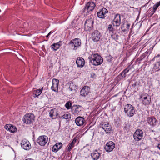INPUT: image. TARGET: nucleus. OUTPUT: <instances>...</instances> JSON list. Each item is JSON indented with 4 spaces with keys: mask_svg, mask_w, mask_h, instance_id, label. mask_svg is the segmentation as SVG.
<instances>
[{
    "mask_svg": "<svg viewBox=\"0 0 160 160\" xmlns=\"http://www.w3.org/2000/svg\"><path fill=\"white\" fill-rule=\"evenodd\" d=\"M61 42H62L60 41L58 43H54L51 46V47L54 51H56L59 48L61 45Z\"/></svg>",
    "mask_w": 160,
    "mask_h": 160,
    "instance_id": "393cba45",
    "label": "nucleus"
},
{
    "mask_svg": "<svg viewBox=\"0 0 160 160\" xmlns=\"http://www.w3.org/2000/svg\"><path fill=\"white\" fill-rule=\"evenodd\" d=\"M17 130V129L16 128L13 126L11 125V127H10V130L9 131L12 132H16Z\"/></svg>",
    "mask_w": 160,
    "mask_h": 160,
    "instance_id": "c756f323",
    "label": "nucleus"
},
{
    "mask_svg": "<svg viewBox=\"0 0 160 160\" xmlns=\"http://www.w3.org/2000/svg\"><path fill=\"white\" fill-rule=\"evenodd\" d=\"M108 30L109 32H113L114 31V28L112 25L109 24L108 26Z\"/></svg>",
    "mask_w": 160,
    "mask_h": 160,
    "instance_id": "7c9ffc66",
    "label": "nucleus"
},
{
    "mask_svg": "<svg viewBox=\"0 0 160 160\" xmlns=\"http://www.w3.org/2000/svg\"><path fill=\"white\" fill-rule=\"evenodd\" d=\"M95 6L96 5L93 2H89L86 5L83 11L86 13L92 11L94 9Z\"/></svg>",
    "mask_w": 160,
    "mask_h": 160,
    "instance_id": "423d86ee",
    "label": "nucleus"
},
{
    "mask_svg": "<svg viewBox=\"0 0 160 160\" xmlns=\"http://www.w3.org/2000/svg\"><path fill=\"white\" fill-rule=\"evenodd\" d=\"M143 136V132L139 129L136 130L133 135L134 140L136 141L140 140L142 138Z\"/></svg>",
    "mask_w": 160,
    "mask_h": 160,
    "instance_id": "1a4fd4ad",
    "label": "nucleus"
},
{
    "mask_svg": "<svg viewBox=\"0 0 160 160\" xmlns=\"http://www.w3.org/2000/svg\"><path fill=\"white\" fill-rule=\"evenodd\" d=\"M141 98L142 103L145 105H148L150 104L151 98L149 96L147 93H142L140 96Z\"/></svg>",
    "mask_w": 160,
    "mask_h": 160,
    "instance_id": "39448f33",
    "label": "nucleus"
},
{
    "mask_svg": "<svg viewBox=\"0 0 160 160\" xmlns=\"http://www.w3.org/2000/svg\"><path fill=\"white\" fill-rule=\"evenodd\" d=\"M124 111L129 117H132L135 112V108L130 104H127L124 107Z\"/></svg>",
    "mask_w": 160,
    "mask_h": 160,
    "instance_id": "f03ea898",
    "label": "nucleus"
},
{
    "mask_svg": "<svg viewBox=\"0 0 160 160\" xmlns=\"http://www.w3.org/2000/svg\"><path fill=\"white\" fill-rule=\"evenodd\" d=\"M70 44H73L74 46L73 49L76 50L77 47H79L81 44V40L80 39L77 38L71 40Z\"/></svg>",
    "mask_w": 160,
    "mask_h": 160,
    "instance_id": "dca6fc26",
    "label": "nucleus"
},
{
    "mask_svg": "<svg viewBox=\"0 0 160 160\" xmlns=\"http://www.w3.org/2000/svg\"><path fill=\"white\" fill-rule=\"evenodd\" d=\"M50 116L52 118V119H55L58 116V111L55 108L51 109L49 112Z\"/></svg>",
    "mask_w": 160,
    "mask_h": 160,
    "instance_id": "4be33fe9",
    "label": "nucleus"
},
{
    "mask_svg": "<svg viewBox=\"0 0 160 160\" xmlns=\"http://www.w3.org/2000/svg\"><path fill=\"white\" fill-rule=\"evenodd\" d=\"M118 35H117L116 33L114 34L111 35L112 38L113 39L115 40L116 41L118 40Z\"/></svg>",
    "mask_w": 160,
    "mask_h": 160,
    "instance_id": "72a5a7b5",
    "label": "nucleus"
},
{
    "mask_svg": "<svg viewBox=\"0 0 160 160\" xmlns=\"http://www.w3.org/2000/svg\"><path fill=\"white\" fill-rule=\"evenodd\" d=\"M59 118L65 119L69 120L71 118V115L70 113H67L64 114L62 116H59Z\"/></svg>",
    "mask_w": 160,
    "mask_h": 160,
    "instance_id": "bb28decb",
    "label": "nucleus"
},
{
    "mask_svg": "<svg viewBox=\"0 0 160 160\" xmlns=\"http://www.w3.org/2000/svg\"><path fill=\"white\" fill-rule=\"evenodd\" d=\"M76 63L78 67H82L85 64V61L82 57H79L77 58Z\"/></svg>",
    "mask_w": 160,
    "mask_h": 160,
    "instance_id": "412c9836",
    "label": "nucleus"
},
{
    "mask_svg": "<svg viewBox=\"0 0 160 160\" xmlns=\"http://www.w3.org/2000/svg\"><path fill=\"white\" fill-rule=\"evenodd\" d=\"M130 69V66L129 65L120 73L122 77L123 78L125 77L126 74L129 72Z\"/></svg>",
    "mask_w": 160,
    "mask_h": 160,
    "instance_id": "a878e982",
    "label": "nucleus"
},
{
    "mask_svg": "<svg viewBox=\"0 0 160 160\" xmlns=\"http://www.w3.org/2000/svg\"><path fill=\"white\" fill-rule=\"evenodd\" d=\"M115 147V144L112 141H109L107 142L104 147L106 151L108 152L112 151Z\"/></svg>",
    "mask_w": 160,
    "mask_h": 160,
    "instance_id": "f8f14e48",
    "label": "nucleus"
},
{
    "mask_svg": "<svg viewBox=\"0 0 160 160\" xmlns=\"http://www.w3.org/2000/svg\"><path fill=\"white\" fill-rule=\"evenodd\" d=\"M21 144L22 148L26 150H29L31 147L29 142L26 139H24L22 141Z\"/></svg>",
    "mask_w": 160,
    "mask_h": 160,
    "instance_id": "ddd939ff",
    "label": "nucleus"
},
{
    "mask_svg": "<svg viewBox=\"0 0 160 160\" xmlns=\"http://www.w3.org/2000/svg\"><path fill=\"white\" fill-rule=\"evenodd\" d=\"M59 81L56 79H53L52 81V85L51 88L53 91L57 92L58 91V86Z\"/></svg>",
    "mask_w": 160,
    "mask_h": 160,
    "instance_id": "a211bd4d",
    "label": "nucleus"
},
{
    "mask_svg": "<svg viewBox=\"0 0 160 160\" xmlns=\"http://www.w3.org/2000/svg\"><path fill=\"white\" fill-rule=\"evenodd\" d=\"M76 141L77 139L76 138H74L72 141L69 144V145H70L71 146H72V147H73L74 146V145L76 142Z\"/></svg>",
    "mask_w": 160,
    "mask_h": 160,
    "instance_id": "f704fd0d",
    "label": "nucleus"
},
{
    "mask_svg": "<svg viewBox=\"0 0 160 160\" xmlns=\"http://www.w3.org/2000/svg\"><path fill=\"white\" fill-rule=\"evenodd\" d=\"M94 20L92 18L87 19L84 24V30L86 31H90L93 28Z\"/></svg>",
    "mask_w": 160,
    "mask_h": 160,
    "instance_id": "7ed1b4c3",
    "label": "nucleus"
},
{
    "mask_svg": "<svg viewBox=\"0 0 160 160\" xmlns=\"http://www.w3.org/2000/svg\"><path fill=\"white\" fill-rule=\"evenodd\" d=\"M48 141V137L46 136H40L37 140V143L40 145L44 146Z\"/></svg>",
    "mask_w": 160,
    "mask_h": 160,
    "instance_id": "0eeeda50",
    "label": "nucleus"
},
{
    "mask_svg": "<svg viewBox=\"0 0 160 160\" xmlns=\"http://www.w3.org/2000/svg\"><path fill=\"white\" fill-rule=\"evenodd\" d=\"M160 6V1L154 4L152 8V9L156 11L157 8Z\"/></svg>",
    "mask_w": 160,
    "mask_h": 160,
    "instance_id": "c85d7f7f",
    "label": "nucleus"
},
{
    "mask_svg": "<svg viewBox=\"0 0 160 160\" xmlns=\"http://www.w3.org/2000/svg\"><path fill=\"white\" fill-rule=\"evenodd\" d=\"M11 125L10 124H7L5 126V128L7 130L9 131L10 128V127H11Z\"/></svg>",
    "mask_w": 160,
    "mask_h": 160,
    "instance_id": "4c0bfd02",
    "label": "nucleus"
},
{
    "mask_svg": "<svg viewBox=\"0 0 160 160\" xmlns=\"http://www.w3.org/2000/svg\"><path fill=\"white\" fill-rule=\"evenodd\" d=\"M108 61L109 62L112 61L113 59V58L111 56H108Z\"/></svg>",
    "mask_w": 160,
    "mask_h": 160,
    "instance_id": "58836bf2",
    "label": "nucleus"
},
{
    "mask_svg": "<svg viewBox=\"0 0 160 160\" xmlns=\"http://www.w3.org/2000/svg\"><path fill=\"white\" fill-rule=\"evenodd\" d=\"M147 52H145L143 54H142L140 57L138 59H139V60L141 61L147 55Z\"/></svg>",
    "mask_w": 160,
    "mask_h": 160,
    "instance_id": "2f4dec72",
    "label": "nucleus"
},
{
    "mask_svg": "<svg viewBox=\"0 0 160 160\" xmlns=\"http://www.w3.org/2000/svg\"><path fill=\"white\" fill-rule=\"evenodd\" d=\"M157 147L158 148V149H159L160 150V144H159L158 146H157Z\"/></svg>",
    "mask_w": 160,
    "mask_h": 160,
    "instance_id": "37998d69",
    "label": "nucleus"
},
{
    "mask_svg": "<svg viewBox=\"0 0 160 160\" xmlns=\"http://www.w3.org/2000/svg\"><path fill=\"white\" fill-rule=\"evenodd\" d=\"M73 113L75 114H78L79 113L82 109V108L81 106L78 105L76 106L73 107V108L72 109Z\"/></svg>",
    "mask_w": 160,
    "mask_h": 160,
    "instance_id": "b1692460",
    "label": "nucleus"
},
{
    "mask_svg": "<svg viewBox=\"0 0 160 160\" xmlns=\"http://www.w3.org/2000/svg\"><path fill=\"white\" fill-rule=\"evenodd\" d=\"M71 105L72 104L71 103L69 102H67L65 104V106L66 108L68 109H69L70 108L71 106Z\"/></svg>",
    "mask_w": 160,
    "mask_h": 160,
    "instance_id": "c9c22d12",
    "label": "nucleus"
},
{
    "mask_svg": "<svg viewBox=\"0 0 160 160\" xmlns=\"http://www.w3.org/2000/svg\"><path fill=\"white\" fill-rule=\"evenodd\" d=\"M42 88L41 89H37L36 90L35 93H34L33 97H36L39 95L42 92Z\"/></svg>",
    "mask_w": 160,
    "mask_h": 160,
    "instance_id": "cd10ccee",
    "label": "nucleus"
},
{
    "mask_svg": "<svg viewBox=\"0 0 160 160\" xmlns=\"http://www.w3.org/2000/svg\"><path fill=\"white\" fill-rule=\"evenodd\" d=\"M69 88L70 89L71 91H73L75 90L76 88L75 85H74L73 84H70Z\"/></svg>",
    "mask_w": 160,
    "mask_h": 160,
    "instance_id": "473e14b6",
    "label": "nucleus"
},
{
    "mask_svg": "<svg viewBox=\"0 0 160 160\" xmlns=\"http://www.w3.org/2000/svg\"><path fill=\"white\" fill-rule=\"evenodd\" d=\"M34 120V116L33 114L28 113L23 117V121L26 124H30Z\"/></svg>",
    "mask_w": 160,
    "mask_h": 160,
    "instance_id": "20e7f679",
    "label": "nucleus"
},
{
    "mask_svg": "<svg viewBox=\"0 0 160 160\" xmlns=\"http://www.w3.org/2000/svg\"><path fill=\"white\" fill-rule=\"evenodd\" d=\"M51 33H52V32H50L49 33H48V34L46 36L47 38H48V37L50 35V34H51Z\"/></svg>",
    "mask_w": 160,
    "mask_h": 160,
    "instance_id": "79ce46f5",
    "label": "nucleus"
},
{
    "mask_svg": "<svg viewBox=\"0 0 160 160\" xmlns=\"http://www.w3.org/2000/svg\"><path fill=\"white\" fill-rule=\"evenodd\" d=\"M148 123L152 126L154 127L157 123L156 119L153 116L149 117L148 118Z\"/></svg>",
    "mask_w": 160,
    "mask_h": 160,
    "instance_id": "aec40b11",
    "label": "nucleus"
},
{
    "mask_svg": "<svg viewBox=\"0 0 160 160\" xmlns=\"http://www.w3.org/2000/svg\"><path fill=\"white\" fill-rule=\"evenodd\" d=\"M101 153L97 150L93 151L91 156L93 160H98L101 156Z\"/></svg>",
    "mask_w": 160,
    "mask_h": 160,
    "instance_id": "6ab92c4d",
    "label": "nucleus"
},
{
    "mask_svg": "<svg viewBox=\"0 0 160 160\" xmlns=\"http://www.w3.org/2000/svg\"><path fill=\"white\" fill-rule=\"evenodd\" d=\"M89 62L94 66L101 64L103 61L102 57L98 54H92L88 57Z\"/></svg>",
    "mask_w": 160,
    "mask_h": 160,
    "instance_id": "f257e3e1",
    "label": "nucleus"
},
{
    "mask_svg": "<svg viewBox=\"0 0 160 160\" xmlns=\"http://www.w3.org/2000/svg\"><path fill=\"white\" fill-rule=\"evenodd\" d=\"M155 12V11H154L153 9L151 11V10H150V9H149L148 15L149 16V17L152 16L153 15V14Z\"/></svg>",
    "mask_w": 160,
    "mask_h": 160,
    "instance_id": "e433bc0d",
    "label": "nucleus"
},
{
    "mask_svg": "<svg viewBox=\"0 0 160 160\" xmlns=\"http://www.w3.org/2000/svg\"><path fill=\"white\" fill-rule=\"evenodd\" d=\"M123 26H122L121 27V29L123 31H125V30L124 29H123Z\"/></svg>",
    "mask_w": 160,
    "mask_h": 160,
    "instance_id": "c03bdc74",
    "label": "nucleus"
},
{
    "mask_svg": "<svg viewBox=\"0 0 160 160\" xmlns=\"http://www.w3.org/2000/svg\"><path fill=\"white\" fill-rule=\"evenodd\" d=\"M75 123L79 126H85L86 124V121L84 118L81 116L77 117L75 120Z\"/></svg>",
    "mask_w": 160,
    "mask_h": 160,
    "instance_id": "9d476101",
    "label": "nucleus"
},
{
    "mask_svg": "<svg viewBox=\"0 0 160 160\" xmlns=\"http://www.w3.org/2000/svg\"><path fill=\"white\" fill-rule=\"evenodd\" d=\"M90 90V88L88 86H84L80 91V95L85 97L88 95Z\"/></svg>",
    "mask_w": 160,
    "mask_h": 160,
    "instance_id": "f3484780",
    "label": "nucleus"
},
{
    "mask_svg": "<svg viewBox=\"0 0 160 160\" xmlns=\"http://www.w3.org/2000/svg\"><path fill=\"white\" fill-rule=\"evenodd\" d=\"M108 10L105 8H103L99 12H97V15L98 18L104 19L106 17V14L108 13Z\"/></svg>",
    "mask_w": 160,
    "mask_h": 160,
    "instance_id": "4468645a",
    "label": "nucleus"
},
{
    "mask_svg": "<svg viewBox=\"0 0 160 160\" xmlns=\"http://www.w3.org/2000/svg\"><path fill=\"white\" fill-rule=\"evenodd\" d=\"M101 36L98 30H95L91 34V37L92 40L94 42H97L99 41Z\"/></svg>",
    "mask_w": 160,
    "mask_h": 160,
    "instance_id": "9b49d317",
    "label": "nucleus"
},
{
    "mask_svg": "<svg viewBox=\"0 0 160 160\" xmlns=\"http://www.w3.org/2000/svg\"><path fill=\"white\" fill-rule=\"evenodd\" d=\"M113 25L116 27H119L121 24V16L118 13L115 15L113 20Z\"/></svg>",
    "mask_w": 160,
    "mask_h": 160,
    "instance_id": "2eb2a0df",
    "label": "nucleus"
},
{
    "mask_svg": "<svg viewBox=\"0 0 160 160\" xmlns=\"http://www.w3.org/2000/svg\"><path fill=\"white\" fill-rule=\"evenodd\" d=\"M68 146H69L68 148V151H70L72 148H73V147H72V146H71L70 145H69Z\"/></svg>",
    "mask_w": 160,
    "mask_h": 160,
    "instance_id": "ea45409f",
    "label": "nucleus"
},
{
    "mask_svg": "<svg viewBox=\"0 0 160 160\" xmlns=\"http://www.w3.org/2000/svg\"><path fill=\"white\" fill-rule=\"evenodd\" d=\"M130 24L129 23H128L126 24V28L128 30L130 28Z\"/></svg>",
    "mask_w": 160,
    "mask_h": 160,
    "instance_id": "a19ab883",
    "label": "nucleus"
},
{
    "mask_svg": "<svg viewBox=\"0 0 160 160\" xmlns=\"http://www.w3.org/2000/svg\"><path fill=\"white\" fill-rule=\"evenodd\" d=\"M100 127L102 128L107 134L110 133L112 130V127L108 122H102L100 125Z\"/></svg>",
    "mask_w": 160,
    "mask_h": 160,
    "instance_id": "6e6552de",
    "label": "nucleus"
},
{
    "mask_svg": "<svg viewBox=\"0 0 160 160\" xmlns=\"http://www.w3.org/2000/svg\"><path fill=\"white\" fill-rule=\"evenodd\" d=\"M62 146L61 142H58L54 145L52 148V151L54 152H57Z\"/></svg>",
    "mask_w": 160,
    "mask_h": 160,
    "instance_id": "5701e85b",
    "label": "nucleus"
}]
</instances>
